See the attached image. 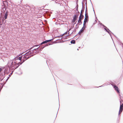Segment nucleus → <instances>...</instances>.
<instances>
[{
	"label": "nucleus",
	"mask_w": 123,
	"mask_h": 123,
	"mask_svg": "<svg viewBox=\"0 0 123 123\" xmlns=\"http://www.w3.org/2000/svg\"><path fill=\"white\" fill-rule=\"evenodd\" d=\"M16 60L14 59V58L13 59V60H11L8 62L6 66L8 68V69L9 70V71L10 70H14L18 68L19 65L23 63L22 62H21V61L18 62H17V61L14 62L13 63V62L14 60L16 61Z\"/></svg>",
	"instance_id": "1"
},
{
	"label": "nucleus",
	"mask_w": 123,
	"mask_h": 123,
	"mask_svg": "<svg viewBox=\"0 0 123 123\" xmlns=\"http://www.w3.org/2000/svg\"><path fill=\"white\" fill-rule=\"evenodd\" d=\"M24 55L18 57V56L15 57L14 58V59H15V60H18L19 61H20L22 59V62L23 63L25 60L33 56L34 55H32L30 56H28L27 57L26 56H27L26 55H25L23 56Z\"/></svg>",
	"instance_id": "2"
},
{
	"label": "nucleus",
	"mask_w": 123,
	"mask_h": 123,
	"mask_svg": "<svg viewBox=\"0 0 123 123\" xmlns=\"http://www.w3.org/2000/svg\"><path fill=\"white\" fill-rule=\"evenodd\" d=\"M1 15L2 16L4 14H5L4 17L5 19H7L8 14V12L6 9L3 8L2 9H1Z\"/></svg>",
	"instance_id": "3"
},
{
	"label": "nucleus",
	"mask_w": 123,
	"mask_h": 123,
	"mask_svg": "<svg viewBox=\"0 0 123 123\" xmlns=\"http://www.w3.org/2000/svg\"><path fill=\"white\" fill-rule=\"evenodd\" d=\"M10 72L9 71V70L8 69V68L6 66V68L5 69V71L4 73H2H2H1V74H0V75L1 76L2 79L0 80V81H1L5 77V75L6 74H8Z\"/></svg>",
	"instance_id": "4"
},
{
	"label": "nucleus",
	"mask_w": 123,
	"mask_h": 123,
	"mask_svg": "<svg viewBox=\"0 0 123 123\" xmlns=\"http://www.w3.org/2000/svg\"><path fill=\"white\" fill-rule=\"evenodd\" d=\"M122 102H123V100L122 99H121L120 100V105L119 110L118 112L119 115L121 113L123 110V104L122 103Z\"/></svg>",
	"instance_id": "5"
},
{
	"label": "nucleus",
	"mask_w": 123,
	"mask_h": 123,
	"mask_svg": "<svg viewBox=\"0 0 123 123\" xmlns=\"http://www.w3.org/2000/svg\"><path fill=\"white\" fill-rule=\"evenodd\" d=\"M5 1H2V3H3V5H2V6L1 7V9H2V8H5L6 9L7 6H8V3L7 2V0H5Z\"/></svg>",
	"instance_id": "6"
},
{
	"label": "nucleus",
	"mask_w": 123,
	"mask_h": 123,
	"mask_svg": "<svg viewBox=\"0 0 123 123\" xmlns=\"http://www.w3.org/2000/svg\"><path fill=\"white\" fill-rule=\"evenodd\" d=\"M107 30L105 28H104L105 30L106 31V32H107L109 34L112 40H113V39L112 37V35L110 33V32H111L113 35L114 36L117 37H116L114 35V34L108 28H107Z\"/></svg>",
	"instance_id": "7"
},
{
	"label": "nucleus",
	"mask_w": 123,
	"mask_h": 123,
	"mask_svg": "<svg viewBox=\"0 0 123 123\" xmlns=\"http://www.w3.org/2000/svg\"><path fill=\"white\" fill-rule=\"evenodd\" d=\"M52 44L51 43H49L48 44H44L43 45V46L42 47V46H41V48L40 49H38V52H37V53H38L40 51H42V49L44 48V47H45L47 46H48L49 45H51Z\"/></svg>",
	"instance_id": "8"
},
{
	"label": "nucleus",
	"mask_w": 123,
	"mask_h": 123,
	"mask_svg": "<svg viewBox=\"0 0 123 123\" xmlns=\"http://www.w3.org/2000/svg\"><path fill=\"white\" fill-rule=\"evenodd\" d=\"M113 86L115 90L117 91V93L119 94V95L121 96V95H120V92L119 91V89L118 87L116 86L115 85ZM120 99H121V97H120Z\"/></svg>",
	"instance_id": "9"
},
{
	"label": "nucleus",
	"mask_w": 123,
	"mask_h": 123,
	"mask_svg": "<svg viewBox=\"0 0 123 123\" xmlns=\"http://www.w3.org/2000/svg\"><path fill=\"white\" fill-rule=\"evenodd\" d=\"M34 51L32 50H29V51L26 52L25 54V55H28L31 54L36 53L37 52H34Z\"/></svg>",
	"instance_id": "10"
},
{
	"label": "nucleus",
	"mask_w": 123,
	"mask_h": 123,
	"mask_svg": "<svg viewBox=\"0 0 123 123\" xmlns=\"http://www.w3.org/2000/svg\"><path fill=\"white\" fill-rule=\"evenodd\" d=\"M88 20H86V19H84L83 26L82 28H83V30H84L85 29V28L86 27V22H88Z\"/></svg>",
	"instance_id": "11"
},
{
	"label": "nucleus",
	"mask_w": 123,
	"mask_h": 123,
	"mask_svg": "<svg viewBox=\"0 0 123 123\" xmlns=\"http://www.w3.org/2000/svg\"><path fill=\"white\" fill-rule=\"evenodd\" d=\"M83 28H82V29L80 30V31L75 36V37L76 36H77L78 34H79V35H80L81 32H83V31L84 30H83Z\"/></svg>",
	"instance_id": "12"
},
{
	"label": "nucleus",
	"mask_w": 123,
	"mask_h": 123,
	"mask_svg": "<svg viewBox=\"0 0 123 123\" xmlns=\"http://www.w3.org/2000/svg\"><path fill=\"white\" fill-rule=\"evenodd\" d=\"M45 14L48 17H49L50 16V13L49 11H47L45 12Z\"/></svg>",
	"instance_id": "13"
},
{
	"label": "nucleus",
	"mask_w": 123,
	"mask_h": 123,
	"mask_svg": "<svg viewBox=\"0 0 123 123\" xmlns=\"http://www.w3.org/2000/svg\"><path fill=\"white\" fill-rule=\"evenodd\" d=\"M40 47V46H39L37 48H35L33 50H32L34 51V52H37L36 53H37V52H38V49H39V47Z\"/></svg>",
	"instance_id": "14"
},
{
	"label": "nucleus",
	"mask_w": 123,
	"mask_h": 123,
	"mask_svg": "<svg viewBox=\"0 0 123 123\" xmlns=\"http://www.w3.org/2000/svg\"><path fill=\"white\" fill-rule=\"evenodd\" d=\"M79 27V26H78L77 27H75L74 28V30L73 31V32H72L70 34H69V35H71L72 34H73L76 31V29L77 28H78Z\"/></svg>",
	"instance_id": "15"
},
{
	"label": "nucleus",
	"mask_w": 123,
	"mask_h": 123,
	"mask_svg": "<svg viewBox=\"0 0 123 123\" xmlns=\"http://www.w3.org/2000/svg\"><path fill=\"white\" fill-rule=\"evenodd\" d=\"M77 18L74 17H73V19L72 20V22L73 23H74L77 20Z\"/></svg>",
	"instance_id": "16"
},
{
	"label": "nucleus",
	"mask_w": 123,
	"mask_h": 123,
	"mask_svg": "<svg viewBox=\"0 0 123 123\" xmlns=\"http://www.w3.org/2000/svg\"><path fill=\"white\" fill-rule=\"evenodd\" d=\"M69 32H68V35H66V36H65L64 37H62V38H61V39H57V40H61L63 38H65V39H67V38L66 37H67V36H68V35H69Z\"/></svg>",
	"instance_id": "17"
},
{
	"label": "nucleus",
	"mask_w": 123,
	"mask_h": 123,
	"mask_svg": "<svg viewBox=\"0 0 123 123\" xmlns=\"http://www.w3.org/2000/svg\"><path fill=\"white\" fill-rule=\"evenodd\" d=\"M86 19V20H88V14L85 13V19Z\"/></svg>",
	"instance_id": "18"
},
{
	"label": "nucleus",
	"mask_w": 123,
	"mask_h": 123,
	"mask_svg": "<svg viewBox=\"0 0 123 123\" xmlns=\"http://www.w3.org/2000/svg\"><path fill=\"white\" fill-rule=\"evenodd\" d=\"M82 23V22L81 21V20L79 19L77 24H78V25H81Z\"/></svg>",
	"instance_id": "19"
},
{
	"label": "nucleus",
	"mask_w": 123,
	"mask_h": 123,
	"mask_svg": "<svg viewBox=\"0 0 123 123\" xmlns=\"http://www.w3.org/2000/svg\"><path fill=\"white\" fill-rule=\"evenodd\" d=\"M84 17V16L83 15H80V16L79 17V19L81 20L83 19Z\"/></svg>",
	"instance_id": "20"
},
{
	"label": "nucleus",
	"mask_w": 123,
	"mask_h": 123,
	"mask_svg": "<svg viewBox=\"0 0 123 123\" xmlns=\"http://www.w3.org/2000/svg\"><path fill=\"white\" fill-rule=\"evenodd\" d=\"M40 9H36L35 10V12L36 13H38L39 12Z\"/></svg>",
	"instance_id": "21"
},
{
	"label": "nucleus",
	"mask_w": 123,
	"mask_h": 123,
	"mask_svg": "<svg viewBox=\"0 0 123 123\" xmlns=\"http://www.w3.org/2000/svg\"><path fill=\"white\" fill-rule=\"evenodd\" d=\"M72 44H75V41L73 40H71L70 42Z\"/></svg>",
	"instance_id": "22"
},
{
	"label": "nucleus",
	"mask_w": 123,
	"mask_h": 123,
	"mask_svg": "<svg viewBox=\"0 0 123 123\" xmlns=\"http://www.w3.org/2000/svg\"><path fill=\"white\" fill-rule=\"evenodd\" d=\"M47 44L46 43V41H43V42H42L40 44V47L41 46V45H42V44ZM47 44H48V43H47Z\"/></svg>",
	"instance_id": "23"
},
{
	"label": "nucleus",
	"mask_w": 123,
	"mask_h": 123,
	"mask_svg": "<svg viewBox=\"0 0 123 123\" xmlns=\"http://www.w3.org/2000/svg\"><path fill=\"white\" fill-rule=\"evenodd\" d=\"M99 25H101L102 26H103V27H105L106 29H107V27H106V26H105L103 24H102V23H100L99 24Z\"/></svg>",
	"instance_id": "24"
},
{
	"label": "nucleus",
	"mask_w": 123,
	"mask_h": 123,
	"mask_svg": "<svg viewBox=\"0 0 123 123\" xmlns=\"http://www.w3.org/2000/svg\"><path fill=\"white\" fill-rule=\"evenodd\" d=\"M63 34H62V35H61L60 36H57L56 37H58L59 38V39H61V38H62V37L63 36Z\"/></svg>",
	"instance_id": "25"
},
{
	"label": "nucleus",
	"mask_w": 123,
	"mask_h": 123,
	"mask_svg": "<svg viewBox=\"0 0 123 123\" xmlns=\"http://www.w3.org/2000/svg\"><path fill=\"white\" fill-rule=\"evenodd\" d=\"M39 45H34L31 48L29 49L30 50H31L33 48V47H37V46H39Z\"/></svg>",
	"instance_id": "26"
},
{
	"label": "nucleus",
	"mask_w": 123,
	"mask_h": 123,
	"mask_svg": "<svg viewBox=\"0 0 123 123\" xmlns=\"http://www.w3.org/2000/svg\"><path fill=\"white\" fill-rule=\"evenodd\" d=\"M4 84L2 86H1V87L0 88V92L1 91V90L2 89V88H3L4 85H5L6 84V83L4 82Z\"/></svg>",
	"instance_id": "27"
},
{
	"label": "nucleus",
	"mask_w": 123,
	"mask_h": 123,
	"mask_svg": "<svg viewBox=\"0 0 123 123\" xmlns=\"http://www.w3.org/2000/svg\"><path fill=\"white\" fill-rule=\"evenodd\" d=\"M59 41L57 42H53V43H61L62 42H65V41Z\"/></svg>",
	"instance_id": "28"
},
{
	"label": "nucleus",
	"mask_w": 123,
	"mask_h": 123,
	"mask_svg": "<svg viewBox=\"0 0 123 123\" xmlns=\"http://www.w3.org/2000/svg\"><path fill=\"white\" fill-rule=\"evenodd\" d=\"M90 2H91V4L92 5V8H93V11L94 12V14H95V16H96V15H95V12H94V8H93V4H92V3L91 0H90Z\"/></svg>",
	"instance_id": "29"
},
{
	"label": "nucleus",
	"mask_w": 123,
	"mask_h": 123,
	"mask_svg": "<svg viewBox=\"0 0 123 123\" xmlns=\"http://www.w3.org/2000/svg\"><path fill=\"white\" fill-rule=\"evenodd\" d=\"M85 8V6H83H83L82 5V9L81 10H82V11L83 12H84V11Z\"/></svg>",
	"instance_id": "30"
},
{
	"label": "nucleus",
	"mask_w": 123,
	"mask_h": 123,
	"mask_svg": "<svg viewBox=\"0 0 123 123\" xmlns=\"http://www.w3.org/2000/svg\"><path fill=\"white\" fill-rule=\"evenodd\" d=\"M88 13L87 9V7H86V8L85 13H86H86Z\"/></svg>",
	"instance_id": "31"
},
{
	"label": "nucleus",
	"mask_w": 123,
	"mask_h": 123,
	"mask_svg": "<svg viewBox=\"0 0 123 123\" xmlns=\"http://www.w3.org/2000/svg\"><path fill=\"white\" fill-rule=\"evenodd\" d=\"M46 43H47L48 42H51V40H45Z\"/></svg>",
	"instance_id": "32"
},
{
	"label": "nucleus",
	"mask_w": 123,
	"mask_h": 123,
	"mask_svg": "<svg viewBox=\"0 0 123 123\" xmlns=\"http://www.w3.org/2000/svg\"><path fill=\"white\" fill-rule=\"evenodd\" d=\"M82 11V10H81V12H80V15H83V12Z\"/></svg>",
	"instance_id": "33"
},
{
	"label": "nucleus",
	"mask_w": 123,
	"mask_h": 123,
	"mask_svg": "<svg viewBox=\"0 0 123 123\" xmlns=\"http://www.w3.org/2000/svg\"><path fill=\"white\" fill-rule=\"evenodd\" d=\"M76 10H77L78 9V4L76 5Z\"/></svg>",
	"instance_id": "34"
},
{
	"label": "nucleus",
	"mask_w": 123,
	"mask_h": 123,
	"mask_svg": "<svg viewBox=\"0 0 123 123\" xmlns=\"http://www.w3.org/2000/svg\"><path fill=\"white\" fill-rule=\"evenodd\" d=\"M73 17H74L75 18H78L77 16L76 15V14H75L74 15V16Z\"/></svg>",
	"instance_id": "35"
},
{
	"label": "nucleus",
	"mask_w": 123,
	"mask_h": 123,
	"mask_svg": "<svg viewBox=\"0 0 123 123\" xmlns=\"http://www.w3.org/2000/svg\"><path fill=\"white\" fill-rule=\"evenodd\" d=\"M68 32V31H66V32H65L63 34V35H65V34H67Z\"/></svg>",
	"instance_id": "36"
},
{
	"label": "nucleus",
	"mask_w": 123,
	"mask_h": 123,
	"mask_svg": "<svg viewBox=\"0 0 123 123\" xmlns=\"http://www.w3.org/2000/svg\"><path fill=\"white\" fill-rule=\"evenodd\" d=\"M105 85L104 84L103 85H102L101 86H99L98 87H103V86H104Z\"/></svg>",
	"instance_id": "37"
},
{
	"label": "nucleus",
	"mask_w": 123,
	"mask_h": 123,
	"mask_svg": "<svg viewBox=\"0 0 123 123\" xmlns=\"http://www.w3.org/2000/svg\"><path fill=\"white\" fill-rule=\"evenodd\" d=\"M87 1H86V2H85V5H86V7H87V5H86V4H87Z\"/></svg>",
	"instance_id": "38"
},
{
	"label": "nucleus",
	"mask_w": 123,
	"mask_h": 123,
	"mask_svg": "<svg viewBox=\"0 0 123 123\" xmlns=\"http://www.w3.org/2000/svg\"><path fill=\"white\" fill-rule=\"evenodd\" d=\"M77 0V1H76V5L78 4V0Z\"/></svg>",
	"instance_id": "39"
},
{
	"label": "nucleus",
	"mask_w": 123,
	"mask_h": 123,
	"mask_svg": "<svg viewBox=\"0 0 123 123\" xmlns=\"http://www.w3.org/2000/svg\"><path fill=\"white\" fill-rule=\"evenodd\" d=\"M2 69L1 68H0V72H1V71H2Z\"/></svg>",
	"instance_id": "40"
},
{
	"label": "nucleus",
	"mask_w": 123,
	"mask_h": 123,
	"mask_svg": "<svg viewBox=\"0 0 123 123\" xmlns=\"http://www.w3.org/2000/svg\"><path fill=\"white\" fill-rule=\"evenodd\" d=\"M84 1H85V0H82V5H83V2Z\"/></svg>",
	"instance_id": "41"
},
{
	"label": "nucleus",
	"mask_w": 123,
	"mask_h": 123,
	"mask_svg": "<svg viewBox=\"0 0 123 123\" xmlns=\"http://www.w3.org/2000/svg\"><path fill=\"white\" fill-rule=\"evenodd\" d=\"M76 11H77L78 13L79 14V13H80V12L78 11V9L77 10H76Z\"/></svg>",
	"instance_id": "42"
},
{
	"label": "nucleus",
	"mask_w": 123,
	"mask_h": 123,
	"mask_svg": "<svg viewBox=\"0 0 123 123\" xmlns=\"http://www.w3.org/2000/svg\"><path fill=\"white\" fill-rule=\"evenodd\" d=\"M71 28H70L68 30V32H69V31L71 30Z\"/></svg>",
	"instance_id": "43"
},
{
	"label": "nucleus",
	"mask_w": 123,
	"mask_h": 123,
	"mask_svg": "<svg viewBox=\"0 0 123 123\" xmlns=\"http://www.w3.org/2000/svg\"><path fill=\"white\" fill-rule=\"evenodd\" d=\"M74 26H72L71 27V29H72L73 28H74Z\"/></svg>",
	"instance_id": "44"
},
{
	"label": "nucleus",
	"mask_w": 123,
	"mask_h": 123,
	"mask_svg": "<svg viewBox=\"0 0 123 123\" xmlns=\"http://www.w3.org/2000/svg\"><path fill=\"white\" fill-rule=\"evenodd\" d=\"M9 78V77H8L7 78V79H6V81H7V80H8Z\"/></svg>",
	"instance_id": "45"
},
{
	"label": "nucleus",
	"mask_w": 123,
	"mask_h": 123,
	"mask_svg": "<svg viewBox=\"0 0 123 123\" xmlns=\"http://www.w3.org/2000/svg\"><path fill=\"white\" fill-rule=\"evenodd\" d=\"M26 7H27V8L28 9H29V8H30V7L29 6H27Z\"/></svg>",
	"instance_id": "46"
},
{
	"label": "nucleus",
	"mask_w": 123,
	"mask_h": 123,
	"mask_svg": "<svg viewBox=\"0 0 123 123\" xmlns=\"http://www.w3.org/2000/svg\"><path fill=\"white\" fill-rule=\"evenodd\" d=\"M12 72L11 73V74L9 75V77H10L11 76V74H12Z\"/></svg>",
	"instance_id": "47"
},
{
	"label": "nucleus",
	"mask_w": 123,
	"mask_h": 123,
	"mask_svg": "<svg viewBox=\"0 0 123 123\" xmlns=\"http://www.w3.org/2000/svg\"><path fill=\"white\" fill-rule=\"evenodd\" d=\"M76 15L78 17V16L79 15V14L78 13L76 14Z\"/></svg>",
	"instance_id": "48"
},
{
	"label": "nucleus",
	"mask_w": 123,
	"mask_h": 123,
	"mask_svg": "<svg viewBox=\"0 0 123 123\" xmlns=\"http://www.w3.org/2000/svg\"><path fill=\"white\" fill-rule=\"evenodd\" d=\"M76 23H74V24H73V26H74V25Z\"/></svg>",
	"instance_id": "49"
},
{
	"label": "nucleus",
	"mask_w": 123,
	"mask_h": 123,
	"mask_svg": "<svg viewBox=\"0 0 123 123\" xmlns=\"http://www.w3.org/2000/svg\"><path fill=\"white\" fill-rule=\"evenodd\" d=\"M0 84L1 85H2L4 84L2 83H0Z\"/></svg>",
	"instance_id": "50"
},
{
	"label": "nucleus",
	"mask_w": 123,
	"mask_h": 123,
	"mask_svg": "<svg viewBox=\"0 0 123 123\" xmlns=\"http://www.w3.org/2000/svg\"><path fill=\"white\" fill-rule=\"evenodd\" d=\"M53 38H52V39H50V40H51V41L53 40Z\"/></svg>",
	"instance_id": "51"
},
{
	"label": "nucleus",
	"mask_w": 123,
	"mask_h": 123,
	"mask_svg": "<svg viewBox=\"0 0 123 123\" xmlns=\"http://www.w3.org/2000/svg\"><path fill=\"white\" fill-rule=\"evenodd\" d=\"M57 113H58V112H57V114H56V117H57Z\"/></svg>",
	"instance_id": "52"
},
{
	"label": "nucleus",
	"mask_w": 123,
	"mask_h": 123,
	"mask_svg": "<svg viewBox=\"0 0 123 123\" xmlns=\"http://www.w3.org/2000/svg\"><path fill=\"white\" fill-rule=\"evenodd\" d=\"M78 25V24H77L76 25V26H77Z\"/></svg>",
	"instance_id": "53"
},
{
	"label": "nucleus",
	"mask_w": 123,
	"mask_h": 123,
	"mask_svg": "<svg viewBox=\"0 0 123 123\" xmlns=\"http://www.w3.org/2000/svg\"><path fill=\"white\" fill-rule=\"evenodd\" d=\"M81 48V47H79V48Z\"/></svg>",
	"instance_id": "54"
},
{
	"label": "nucleus",
	"mask_w": 123,
	"mask_h": 123,
	"mask_svg": "<svg viewBox=\"0 0 123 123\" xmlns=\"http://www.w3.org/2000/svg\"><path fill=\"white\" fill-rule=\"evenodd\" d=\"M77 50H79V49H77Z\"/></svg>",
	"instance_id": "55"
},
{
	"label": "nucleus",
	"mask_w": 123,
	"mask_h": 123,
	"mask_svg": "<svg viewBox=\"0 0 123 123\" xmlns=\"http://www.w3.org/2000/svg\"><path fill=\"white\" fill-rule=\"evenodd\" d=\"M20 55H18V56H20Z\"/></svg>",
	"instance_id": "56"
},
{
	"label": "nucleus",
	"mask_w": 123,
	"mask_h": 123,
	"mask_svg": "<svg viewBox=\"0 0 123 123\" xmlns=\"http://www.w3.org/2000/svg\"><path fill=\"white\" fill-rule=\"evenodd\" d=\"M78 38H77V39H76V40H77Z\"/></svg>",
	"instance_id": "57"
},
{
	"label": "nucleus",
	"mask_w": 123,
	"mask_h": 123,
	"mask_svg": "<svg viewBox=\"0 0 123 123\" xmlns=\"http://www.w3.org/2000/svg\"><path fill=\"white\" fill-rule=\"evenodd\" d=\"M86 1H87V0H85Z\"/></svg>",
	"instance_id": "58"
},
{
	"label": "nucleus",
	"mask_w": 123,
	"mask_h": 123,
	"mask_svg": "<svg viewBox=\"0 0 123 123\" xmlns=\"http://www.w3.org/2000/svg\"><path fill=\"white\" fill-rule=\"evenodd\" d=\"M98 87H97V88H98Z\"/></svg>",
	"instance_id": "59"
},
{
	"label": "nucleus",
	"mask_w": 123,
	"mask_h": 123,
	"mask_svg": "<svg viewBox=\"0 0 123 123\" xmlns=\"http://www.w3.org/2000/svg\"><path fill=\"white\" fill-rule=\"evenodd\" d=\"M59 106H60V104H59Z\"/></svg>",
	"instance_id": "60"
},
{
	"label": "nucleus",
	"mask_w": 123,
	"mask_h": 123,
	"mask_svg": "<svg viewBox=\"0 0 123 123\" xmlns=\"http://www.w3.org/2000/svg\"><path fill=\"white\" fill-rule=\"evenodd\" d=\"M59 108H60V107H59Z\"/></svg>",
	"instance_id": "61"
},
{
	"label": "nucleus",
	"mask_w": 123,
	"mask_h": 123,
	"mask_svg": "<svg viewBox=\"0 0 123 123\" xmlns=\"http://www.w3.org/2000/svg\"><path fill=\"white\" fill-rule=\"evenodd\" d=\"M59 108H60V107H59Z\"/></svg>",
	"instance_id": "62"
}]
</instances>
